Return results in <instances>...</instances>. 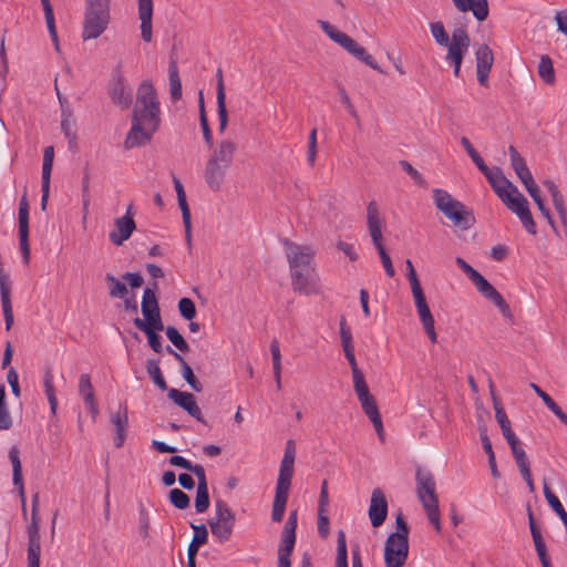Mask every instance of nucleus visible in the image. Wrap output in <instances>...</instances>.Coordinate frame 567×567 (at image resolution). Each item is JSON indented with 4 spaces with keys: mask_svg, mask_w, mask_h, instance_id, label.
<instances>
[{
    "mask_svg": "<svg viewBox=\"0 0 567 567\" xmlns=\"http://www.w3.org/2000/svg\"><path fill=\"white\" fill-rule=\"evenodd\" d=\"M161 125V107L152 82L143 81L136 93L132 112V125L126 134L124 147L132 150L148 144Z\"/></svg>",
    "mask_w": 567,
    "mask_h": 567,
    "instance_id": "obj_1",
    "label": "nucleus"
},
{
    "mask_svg": "<svg viewBox=\"0 0 567 567\" xmlns=\"http://www.w3.org/2000/svg\"><path fill=\"white\" fill-rule=\"evenodd\" d=\"M236 151L237 144L231 140H221L212 150L205 165L204 177L207 186L213 192L221 189L227 171L234 161Z\"/></svg>",
    "mask_w": 567,
    "mask_h": 567,
    "instance_id": "obj_2",
    "label": "nucleus"
},
{
    "mask_svg": "<svg viewBox=\"0 0 567 567\" xmlns=\"http://www.w3.org/2000/svg\"><path fill=\"white\" fill-rule=\"evenodd\" d=\"M296 458V445L292 440H288L285 449V454L281 460L279 475L277 478L276 494L272 503L271 519L276 523L282 520L286 505L288 501V493L291 485L293 475V464Z\"/></svg>",
    "mask_w": 567,
    "mask_h": 567,
    "instance_id": "obj_3",
    "label": "nucleus"
},
{
    "mask_svg": "<svg viewBox=\"0 0 567 567\" xmlns=\"http://www.w3.org/2000/svg\"><path fill=\"white\" fill-rule=\"evenodd\" d=\"M415 481L417 498L426 513L429 522L440 534L442 530L441 513L434 476L430 471L419 467L415 473Z\"/></svg>",
    "mask_w": 567,
    "mask_h": 567,
    "instance_id": "obj_4",
    "label": "nucleus"
},
{
    "mask_svg": "<svg viewBox=\"0 0 567 567\" xmlns=\"http://www.w3.org/2000/svg\"><path fill=\"white\" fill-rule=\"evenodd\" d=\"M433 200L435 207L452 221L455 227L466 230L470 229L474 223L475 217L463 203L452 197L450 193L444 189L435 188L433 190Z\"/></svg>",
    "mask_w": 567,
    "mask_h": 567,
    "instance_id": "obj_5",
    "label": "nucleus"
},
{
    "mask_svg": "<svg viewBox=\"0 0 567 567\" xmlns=\"http://www.w3.org/2000/svg\"><path fill=\"white\" fill-rule=\"evenodd\" d=\"M111 0H85V14L82 38L84 41L97 39L110 22Z\"/></svg>",
    "mask_w": 567,
    "mask_h": 567,
    "instance_id": "obj_6",
    "label": "nucleus"
},
{
    "mask_svg": "<svg viewBox=\"0 0 567 567\" xmlns=\"http://www.w3.org/2000/svg\"><path fill=\"white\" fill-rule=\"evenodd\" d=\"M384 224V220L380 214L378 204L372 200L367 206V226L369 229V234L371 236L372 243L374 247L377 248L382 266L384 268L385 274L389 277H394L395 270L392 265V260L388 252L385 251L382 240V226Z\"/></svg>",
    "mask_w": 567,
    "mask_h": 567,
    "instance_id": "obj_7",
    "label": "nucleus"
},
{
    "mask_svg": "<svg viewBox=\"0 0 567 567\" xmlns=\"http://www.w3.org/2000/svg\"><path fill=\"white\" fill-rule=\"evenodd\" d=\"M235 513L223 499L215 502V516L208 520L212 534L220 543L228 542L235 526Z\"/></svg>",
    "mask_w": 567,
    "mask_h": 567,
    "instance_id": "obj_8",
    "label": "nucleus"
},
{
    "mask_svg": "<svg viewBox=\"0 0 567 567\" xmlns=\"http://www.w3.org/2000/svg\"><path fill=\"white\" fill-rule=\"evenodd\" d=\"M291 286L295 292L305 296L320 292V279L313 266L290 270Z\"/></svg>",
    "mask_w": 567,
    "mask_h": 567,
    "instance_id": "obj_9",
    "label": "nucleus"
},
{
    "mask_svg": "<svg viewBox=\"0 0 567 567\" xmlns=\"http://www.w3.org/2000/svg\"><path fill=\"white\" fill-rule=\"evenodd\" d=\"M409 555V539L390 534L384 545L385 567H403Z\"/></svg>",
    "mask_w": 567,
    "mask_h": 567,
    "instance_id": "obj_10",
    "label": "nucleus"
},
{
    "mask_svg": "<svg viewBox=\"0 0 567 567\" xmlns=\"http://www.w3.org/2000/svg\"><path fill=\"white\" fill-rule=\"evenodd\" d=\"M282 244L286 247V257L290 270L312 266L315 250L310 246L296 244L288 238H285Z\"/></svg>",
    "mask_w": 567,
    "mask_h": 567,
    "instance_id": "obj_11",
    "label": "nucleus"
},
{
    "mask_svg": "<svg viewBox=\"0 0 567 567\" xmlns=\"http://www.w3.org/2000/svg\"><path fill=\"white\" fill-rule=\"evenodd\" d=\"M19 220V246L22 259L25 266L30 264V245H29V203L24 194L19 203L18 212Z\"/></svg>",
    "mask_w": 567,
    "mask_h": 567,
    "instance_id": "obj_12",
    "label": "nucleus"
},
{
    "mask_svg": "<svg viewBox=\"0 0 567 567\" xmlns=\"http://www.w3.org/2000/svg\"><path fill=\"white\" fill-rule=\"evenodd\" d=\"M109 95L112 102L122 110H126L132 105V87L121 74L113 76L109 86Z\"/></svg>",
    "mask_w": 567,
    "mask_h": 567,
    "instance_id": "obj_13",
    "label": "nucleus"
},
{
    "mask_svg": "<svg viewBox=\"0 0 567 567\" xmlns=\"http://www.w3.org/2000/svg\"><path fill=\"white\" fill-rule=\"evenodd\" d=\"M472 282L486 299L499 309L505 318H512V311L506 300L481 274Z\"/></svg>",
    "mask_w": 567,
    "mask_h": 567,
    "instance_id": "obj_14",
    "label": "nucleus"
},
{
    "mask_svg": "<svg viewBox=\"0 0 567 567\" xmlns=\"http://www.w3.org/2000/svg\"><path fill=\"white\" fill-rule=\"evenodd\" d=\"M476 76L478 83L487 87L488 76L494 64V54L487 44H481L475 51Z\"/></svg>",
    "mask_w": 567,
    "mask_h": 567,
    "instance_id": "obj_15",
    "label": "nucleus"
},
{
    "mask_svg": "<svg viewBox=\"0 0 567 567\" xmlns=\"http://www.w3.org/2000/svg\"><path fill=\"white\" fill-rule=\"evenodd\" d=\"M358 400L361 404V408H362L364 414L372 422L379 440L381 442H384V439H385L384 437V429H383V423H382L381 414L379 412V408H378L375 398L370 392H368V393L358 395Z\"/></svg>",
    "mask_w": 567,
    "mask_h": 567,
    "instance_id": "obj_16",
    "label": "nucleus"
},
{
    "mask_svg": "<svg viewBox=\"0 0 567 567\" xmlns=\"http://www.w3.org/2000/svg\"><path fill=\"white\" fill-rule=\"evenodd\" d=\"M167 395L176 405L185 410L192 417L203 424H206V421L202 415V411L196 403L195 396L192 393L169 389Z\"/></svg>",
    "mask_w": 567,
    "mask_h": 567,
    "instance_id": "obj_17",
    "label": "nucleus"
},
{
    "mask_svg": "<svg viewBox=\"0 0 567 567\" xmlns=\"http://www.w3.org/2000/svg\"><path fill=\"white\" fill-rule=\"evenodd\" d=\"M388 515V502L381 488H374L371 494L369 518L373 527L381 526Z\"/></svg>",
    "mask_w": 567,
    "mask_h": 567,
    "instance_id": "obj_18",
    "label": "nucleus"
},
{
    "mask_svg": "<svg viewBox=\"0 0 567 567\" xmlns=\"http://www.w3.org/2000/svg\"><path fill=\"white\" fill-rule=\"evenodd\" d=\"M9 458L12 465V483L18 488V494L21 501L22 513L27 515L24 484L22 475V465L20 461V451L17 446H12L9 451Z\"/></svg>",
    "mask_w": 567,
    "mask_h": 567,
    "instance_id": "obj_19",
    "label": "nucleus"
},
{
    "mask_svg": "<svg viewBox=\"0 0 567 567\" xmlns=\"http://www.w3.org/2000/svg\"><path fill=\"white\" fill-rule=\"evenodd\" d=\"M115 230L110 231L109 238L112 244L122 246L136 229V223L134 218L128 216H122L114 220Z\"/></svg>",
    "mask_w": 567,
    "mask_h": 567,
    "instance_id": "obj_20",
    "label": "nucleus"
},
{
    "mask_svg": "<svg viewBox=\"0 0 567 567\" xmlns=\"http://www.w3.org/2000/svg\"><path fill=\"white\" fill-rule=\"evenodd\" d=\"M470 43L471 40L467 31L462 27L455 28L449 44L444 45L447 48L446 58L464 56L470 48Z\"/></svg>",
    "mask_w": 567,
    "mask_h": 567,
    "instance_id": "obj_21",
    "label": "nucleus"
},
{
    "mask_svg": "<svg viewBox=\"0 0 567 567\" xmlns=\"http://www.w3.org/2000/svg\"><path fill=\"white\" fill-rule=\"evenodd\" d=\"M79 394L82 396L86 409L91 413L93 422H95L100 411L91 382V377L87 373H82L79 378Z\"/></svg>",
    "mask_w": 567,
    "mask_h": 567,
    "instance_id": "obj_22",
    "label": "nucleus"
},
{
    "mask_svg": "<svg viewBox=\"0 0 567 567\" xmlns=\"http://www.w3.org/2000/svg\"><path fill=\"white\" fill-rule=\"evenodd\" d=\"M508 152L511 157V165L514 172L516 173L517 177L525 186L526 190L528 189V187L537 185L534 181V177L529 168L526 165L524 157L517 152V150L511 145L508 147Z\"/></svg>",
    "mask_w": 567,
    "mask_h": 567,
    "instance_id": "obj_23",
    "label": "nucleus"
},
{
    "mask_svg": "<svg viewBox=\"0 0 567 567\" xmlns=\"http://www.w3.org/2000/svg\"><path fill=\"white\" fill-rule=\"evenodd\" d=\"M138 18L141 20V37L144 42L153 39V0H138Z\"/></svg>",
    "mask_w": 567,
    "mask_h": 567,
    "instance_id": "obj_24",
    "label": "nucleus"
},
{
    "mask_svg": "<svg viewBox=\"0 0 567 567\" xmlns=\"http://www.w3.org/2000/svg\"><path fill=\"white\" fill-rule=\"evenodd\" d=\"M452 2L460 12L472 11L477 21H484L488 17L487 0H452Z\"/></svg>",
    "mask_w": 567,
    "mask_h": 567,
    "instance_id": "obj_25",
    "label": "nucleus"
},
{
    "mask_svg": "<svg viewBox=\"0 0 567 567\" xmlns=\"http://www.w3.org/2000/svg\"><path fill=\"white\" fill-rule=\"evenodd\" d=\"M111 423L115 426L116 430L114 444L116 447H121L123 446L126 439V429L128 425L127 408L120 405L118 411L111 415Z\"/></svg>",
    "mask_w": 567,
    "mask_h": 567,
    "instance_id": "obj_26",
    "label": "nucleus"
},
{
    "mask_svg": "<svg viewBox=\"0 0 567 567\" xmlns=\"http://www.w3.org/2000/svg\"><path fill=\"white\" fill-rule=\"evenodd\" d=\"M166 351L171 355L175 358V360L181 365V372L184 378V380L187 382V384L196 392H200L203 390L202 383L198 381V379L195 377L192 368L189 364L185 361L184 357L176 352L171 346H166Z\"/></svg>",
    "mask_w": 567,
    "mask_h": 567,
    "instance_id": "obj_27",
    "label": "nucleus"
},
{
    "mask_svg": "<svg viewBox=\"0 0 567 567\" xmlns=\"http://www.w3.org/2000/svg\"><path fill=\"white\" fill-rule=\"evenodd\" d=\"M320 28L322 31L336 43H338L340 47H342L347 52L351 49V47H354V40L346 34L344 32L339 31L336 27L330 24L327 21L319 20L318 21Z\"/></svg>",
    "mask_w": 567,
    "mask_h": 567,
    "instance_id": "obj_28",
    "label": "nucleus"
},
{
    "mask_svg": "<svg viewBox=\"0 0 567 567\" xmlns=\"http://www.w3.org/2000/svg\"><path fill=\"white\" fill-rule=\"evenodd\" d=\"M528 520H529V529H530V534H532V537L534 540L537 556H538L542 565H547L548 563H550V559L547 555V548H546V544L543 539L542 533L534 520L532 511H529V513H528Z\"/></svg>",
    "mask_w": 567,
    "mask_h": 567,
    "instance_id": "obj_29",
    "label": "nucleus"
},
{
    "mask_svg": "<svg viewBox=\"0 0 567 567\" xmlns=\"http://www.w3.org/2000/svg\"><path fill=\"white\" fill-rule=\"evenodd\" d=\"M144 319L136 317L133 320L134 326L144 333L156 332L164 330V323L161 316V310L152 315L143 316Z\"/></svg>",
    "mask_w": 567,
    "mask_h": 567,
    "instance_id": "obj_30",
    "label": "nucleus"
},
{
    "mask_svg": "<svg viewBox=\"0 0 567 567\" xmlns=\"http://www.w3.org/2000/svg\"><path fill=\"white\" fill-rule=\"evenodd\" d=\"M487 181L499 199H503L505 195L513 192V187H516L504 176L499 167H496V172L493 175L487 176Z\"/></svg>",
    "mask_w": 567,
    "mask_h": 567,
    "instance_id": "obj_31",
    "label": "nucleus"
},
{
    "mask_svg": "<svg viewBox=\"0 0 567 567\" xmlns=\"http://www.w3.org/2000/svg\"><path fill=\"white\" fill-rule=\"evenodd\" d=\"M506 207L519 217L522 212L528 209V202L525 196L518 190L517 187H513V192H509L503 199H501Z\"/></svg>",
    "mask_w": 567,
    "mask_h": 567,
    "instance_id": "obj_32",
    "label": "nucleus"
},
{
    "mask_svg": "<svg viewBox=\"0 0 567 567\" xmlns=\"http://www.w3.org/2000/svg\"><path fill=\"white\" fill-rule=\"evenodd\" d=\"M156 289H157L156 281L152 282V287H147L144 289L142 305H141V310H142L143 316L152 315V313L161 310L158 300H157V297L155 293Z\"/></svg>",
    "mask_w": 567,
    "mask_h": 567,
    "instance_id": "obj_33",
    "label": "nucleus"
},
{
    "mask_svg": "<svg viewBox=\"0 0 567 567\" xmlns=\"http://www.w3.org/2000/svg\"><path fill=\"white\" fill-rule=\"evenodd\" d=\"M168 80L171 97L174 102H176L182 97V82L178 73L177 63L173 58H171L168 65Z\"/></svg>",
    "mask_w": 567,
    "mask_h": 567,
    "instance_id": "obj_34",
    "label": "nucleus"
},
{
    "mask_svg": "<svg viewBox=\"0 0 567 567\" xmlns=\"http://www.w3.org/2000/svg\"><path fill=\"white\" fill-rule=\"evenodd\" d=\"M190 527L194 530V536L188 544L187 553L197 554L199 550V547L202 545H205L208 540V530L204 524L195 525L194 523L189 524Z\"/></svg>",
    "mask_w": 567,
    "mask_h": 567,
    "instance_id": "obj_35",
    "label": "nucleus"
},
{
    "mask_svg": "<svg viewBox=\"0 0 567 567\" xmlns=\"http://www.w3.org/2000/svg\"><path fill=\"white\" fill-rule=\"evenodd\" d=\"M1 307L4 317L6 330H10L13 322V311L11 305V288H8L6 281L2 282V290H0Z\"/></svg>",
    "mask_w": 567,
    "mask_h": 567,
    "instance_id": "obj_36",
    "label": "nucleus"
},
{
    "mask_svg": "<svg viewBox=\"0 0 567 567\" xmlns=\"http://www.w3.org/2000/svg\"><path fill=\"white\" fill-rule=\"evenodd\" d=\"M416 310H417L420 321L423 326V329H424L426 336L429 337V339L432 343H436L437 336H436V331H435V327H434V318L429 308V305L425 307L419 308Z\"/></svg>",
    "mask_w": 567,
    "mask_h": 567,
    "instance_id": "obj_37",
    "label": "nucleus"
},
{
    "mask_svg": "<svg viewBox=\"0 0 567 567\" xmlns=\"http://www.w3.org/2000/svg\"><path fill=\"white\" fill-rule=\"evenodd\" d=\"M544 496L548 503V505L551 507V509L558 515V517L561 519L566 533H567V512L565 511L564 506L561 505L558 497L551 492L548 484L544 482Z\"/></svg>",
    "mask_w": 567,
    "mask_h": 567,
    "instance_id": "obj_38",
    "label": "nucleus"
},
{
    "mask_svg": "<svg viewBox=\"0 0 567 567\" xmlns=\"http://www.w3.org/2000/svg\"><path fill=\"white\" fill-rule=\"evenodd\" d=\"M43 386H44V392H45V395H47L49 404H50V411L54 415L56 413V409H58V399H56L55 391H54L53 374H52V370L50 367H48L44 371Z\"/></svg>",
    "mask_w": 567,
    "mask_h": 567,
    "instance_id": "obj_39",
    "label": "nucleus"
},
{
    "mask_svg": "<svg viewBox=\"0 0 567 567\" xmlns=\"http://www.w3.org/2000/svg\"><path fill=\"white\" fill-rule=\"evenodd\" d=\"M105 282L109 288V296L111 298H124L128 293V289L124 282L118 280L113 274L105 275Z\"/></svg>",
    "mask_w": 567,
    "mask_h": 567,
    "instance_id": "obj_40",
    "label": "nucleus"
},
{
    "mask_svg": "<svg viewBox=\"0 0 567 567\" xmlns=\"http://www.w3.org/2000/svg\"><path fill=\"white\" fill-rule=\"evenodd\" d=\"M296 544V533L282 530L280 545L278 549V558L290 559Z\"/></svg>",
    "mask_w": 567,
    "mask_h": 567,
    "instance_id": "obj_41",
    "label": "nucleus"
},
{
    "mask_svg": "<svg viewBox=\"0 0 567 567\" xmlns=\"http://www.w3.org/2000/svg\"><path fill=\"white\" fill-rule=\"evenodd\" d=\"M146 372L153 380V382L161 389L162 391L169 390L167 389L166 381L162 374V371L158 367V360L147 359L145 363Z\"/></svg>",
    "mask_w": 567,
    "mask_h": 567,
    "instance_id": "obj_42",
    "label": "nucleus"
},
{
    "mask_svg": "<svg viewBox=\"0 0 567 567\" xmlns=\"http://www.w3.org/2000/svg\"><path fill=\"white\" fill-rule=\"evenodd\" d=\"M270 352L272 359L274 378L276 381L277 390L281 389V354L280 348L277 340H272L270 343Z\"/></svg>",
    "mask_w": 567,
    "mask_h": 567,
    "instance_id": "obj_43",
    "label": "nucleus"
},
{
    "mask_svg": "<svg viewBox=\"0 0 567 567\" xmlns=\"http://www.w3.org/2000/svg\"><path fill=\"white\" fill-rule=\"evenodd\" d=\"M348 53L352 54L354 58H357L358 60H360L361 62H363L371 69H373L380 73H383L382 69L378 65V63L373 59V56L371 54H369L367 52V50L363 47H361L360 44H358L357 42H354V47H351V49L349 50Z\"/></svg>",
    "mask_w": 567,
    "mask_h": 567,
    "instance_id": "obj_44",
    "label": "nucleus"
},
{
    "mask_svg": "<svg viewBox=\"0 0 567 567\" xmlns=\"http://www.w3.org/2000/svg\"><path fill=\"white\" fill-rule=\"evenodd\" d=\"M538 75L543 79V81L547 84L555 83V70L553 66V61L548 55H542L538 63Z\"/></svg>",
    "mask_w": 567,
    "mask_h": 567,
    "instance_id": "obj_45",
    "label": "nucleus"
},
{
    "mask_svg": "<svg viewBox=\"0 0 567 567\" xmlns=\"http://www.w3.org/2000/svg\"><path fill=\"white\" fill-rule=\"evenodd\" d=\"M75 121L70 109H63L61 113V130L70 143L76 138Z\"/></svg>",
    "mask_w": 567,
    "mask_h": 567,
    "instance_id": "obj_46",
    "label": "nucleus"
},
{
    "mask_svg": "<svg viewBox=\"0 0 567 567\" xmlns=\"http://www.w3.org/2000/svg\"><path fill=\"white\" fill-rule=\"evenodd\" d=\"M336 567H348L347 538L342 529L338 532Z\"/></svg>",
    "mask_w": 567,
    "mask_h": 567,
    "instance_id": "obj_47",
    "label": "nucleus"
},
{
    "mask_svg": "<svg viewBox=\"0 0 567 567\" xmlns=\"http://www.w3.org/2000/svg\"><path fill=\"white\" fill-rule=\"evenodd\" d=\"M340 338H341V347L346 355H350L354 353V347L352 343V334L350 328L347 326V321L344 318L340 320Z\"/></svg>",
    "mask_w": 567,
    "mask_h": 567,
    "instance_id": "obj_48",
    "label": "nucleus"
},
{
    "mask_svg": "<svg viewBox=\"0 0 567 567\" xmlns=\"http://www.w3.org/2000/svg\"><path fill=\"white\" fill-rule=\"evenodd\" d=\"M166 337L168 340L182 352H187L189 350L188 343L184 339V337L179 333V331L174 326H168L165 329Z\"/></svg>",
    "mask_w": 567,
    "mask_h": 567,
    "instance_id": "obj_49",
    "label": "nucleus"
},
{
    "mask_svg": "<svg viewBox=\"0 0 567 567\" xmlns=\"http://www.w3.org/2000/svg\"><path fill=\"white\" fill-rule=\"evenodd\" d=\"M151 518L147 509L141 503L138 507V533L143 539L150 537Z\"/></svg>",
    "mask_w": 567,
    "mask_h": 567,
    "instance_id": "obj_50",
    "label": "nucleus"
},
{
    "mask_svg": "<svg viewBox=\"0 0 567 567\" xmlns=\"http://www.w3.org/2000/svg\"><path fill=\"white\" fill-rule=\"evenodd\" d=\"M209 494L208 486L202 487L197 485L196 497H195V509L197 513H204L209 507Z\"/></svg>",
    "mask_w": 567,
    "mask_h": 567,
    "instance_id": "obj_51",
    "label": "nucleus"
},
{
    "mask_svg": "<svg viewBox=\"0 0 567 567\" xmlns=\"http://www.w3.org/2000/svg\"><path fill=\"white\" fill-rule=\"evenodd\" d=\"M169 502L178 509H185L189 506V496L179 488H173L168 493Z\"/></svg>",
    "mask_w": 567,
    "mask_h": 567,
    "instance_id": "obj_52",
    "label": "nucleus"
},
{
    "mask_svg": "<svg viewBox=\"0 0 567 567\" xmlns=\"http://www.w3.org/2000/svg\"><path fill=\"white\" fill-rule=\"evenodd\" d=\"M178 311L185 320H193L196 317V306L189 298H181L178 301Z\"/></svg>",
    "mask_w": 567,
    "mask_h": 567,
    "instance_id": "obj_53",
    "label": "nucleus"
},
{
    "mask_svg": "<svg viewBox=\"0 0 567 567\" xmlns=\"http://www.w3.org/2000/svg\"><path fill=\"white\" fill-rule=\"evenodd\" d=\"M431 33L434 40L440 45L449 44V41L451 40L447 32L444 29V25L442 22H433L430 24Z\"/></svg>",
    "mask_w": 567,
    "mask_h": 567,
    "instance_id": "obj_54",
    "label": "nucleus"
},
{
    "mask_svg": "<svg viewBox=\"0 0 567 567\" xmlns=\"http://www.w3.org/2000/svg\"><path fill=\"white\" fill-rule=\"evenodd\" d=\"M54 158V147L47 146L43 153L42 178L51 179V172Z\"/></svg>",
    "mask_w": 567,
    "mask_h": 567,
    "instance_id": "obj_55",
    "label": "nucleus"
},
{
    "mask_svg": "<svg viewBox=\"0 0 567 567\" xmlns=\"http://www.w3.org/2000/svg\"><path fill=\"white\" fill-rule=\"evenodd\" d=\"M43 11H44V18H45L47 27L50 32L51 39L58 47V34H56V29H55L53 8H52V6H45V7H43Z\"/></svg>",
    "mask_w": 567,
    "mask_h": 567,
    "instance_id": "obj_56",
    "label": "nucleus"
},
{
    "mask_svg": "<svg viewBox=\"0 0 567 567\" xmlns=\"http://www.w3.org/2000/svg\"><path fill=\"white\" fill-rule=\"evenodd\" d=\"M542 401L547 406V409L550 410L553 414L567 426V414L560 409V406L548 394L545 395Z\"/></svg>",
    "mask_w": 567,
    "mask_h": 567,
    "instance_id": "obj_57",
    "label": "nucleus"
},
{
    "mask_svg": "<svg viewBox=\"0 0 567 567\" xmlns=\"http://www.w3.org/2000/svg\"><path fill=\"white\" fill-rule=\"evenodd\" d=\"M542 401L547 406V409L550 410L553 414L567 426V414L560 409V406L548 394L545 395Z\"/></svg>",
    "mask_w": 567,
    "mask_h": 567,
    "instance_id": "obj_58",
    "label": "nucleus"
},
{
    "mask_svg": "<svg viewBox=\"0 0 567 567\" xmlns=\"http://www.w3.org/2000/svg\"><path fill=\"white\" fill-rule=\"evenodd\" d=\"M542 401L547 406V409L550 410L553 414L567 426V414L560 409V406L548 394L545 395Z\"/></svg>",
    "mask_w": 567,
    "mask_h": 567,
    "instance_id": "obj_59",
    "label": "nucleus"
},
{
    "mask_svg": "<svg viewBox=\"0 0 567 567\" xmlns=\"http://www.w3.org/2000/svg\"><path fill=\"white\" fill-rule=\"evenodd\" d=\"M400 166L402 169L410 175V177L414 181V183L419 186H425V181L423 176L408 162V161H400Z\"/></svg>",
    "mask_w": 567,
    "mask_h": 567,
    "instance_id": "obj_60",
    "label": "nucleus"
},
{
    "mask_svg": "<svg viewBox=\"0 0 567 567\" xmlns=\"http://www.w3.org/2000/svg\"><path fill=\"white\" fill-rule=\"evenodd\" d=\"M326 512L327 509H318V533L321 538H327L330 534V523Z\"/></svg>",
    "mask_w": 567,
    "mask_h": 567,
    "instance_id": "obj_61",
    "label": "nucleus"
},
{
    "mask_svg": "<svg viewBox=\"0 0 567 567\" xmlns=\"http://www.w3.org/2000/svg\"><path fill=\"white\" fill-rule=\"evenodd\" d=\"M174 187L177 194V202L182 213L189 212V207L186 200V194L184 187L178 178L174 177Z\"/></svg>",
    "mask_w": 567,
    "mask_h": 567,
    "instance_id": "obj_62",
    "label": "nucleus"
},
{
    "mask_svg": "<svg viewBox=\"0 0 567 567\" xmlns=\"http://www.w3.org/2000/svg\"><path fill=\"white\" fill-rule=\"evenodd\" d=\"M352 379L357 396L370 392L362 371L352 373Z\"/></svg>",
    "mask_w": 567,
    "mask_h": 567,
    "instance_id": "obj_63",
    "label": "nucleus"
},
{
    "mask_svg": "<svg viewBox=\"0 0 567 567\" xmlns=\"http://www.w3.org/2000/svg\"><path fill=\"white\" fill-rule=\"evenodd\" d=\"M527 193L530 195V197L536 203V205H537L539 212L542 213V215L543 216H548V212H550V210L544 204V200H543V198L540 196L539 187L537 185H535L533 187H528Z\"/></svg>",
    "mask_w": 567,
    "mask_h": 567,
    "instance_id": "obj_64",
    "label": "nucleus"
}]
</instances>
